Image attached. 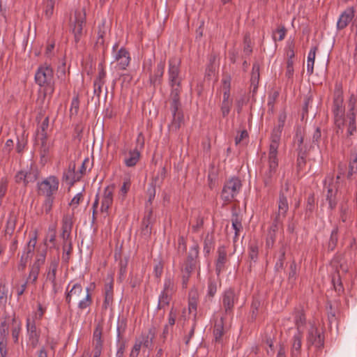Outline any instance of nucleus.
<instances>
[{
    "instance_id": "f257e3e1",
    "label": "nucleus",
    "mask_w": 357,
    "mask_h": 357,
    "mask_svg": "<svg viewBox=\"0 0 357 357\" xmlns=\"http://www.w3.org/2000/svg\"><path fill=\"white\" fill-rule=\"evenodd\" d=\"M180 65L181 60L177 57L172 58L169 61V82L172 88L170 94L172 99L170 110L173 118L169 128L170 130L174 132H176L180 128L183 121V116L180 110L181 102L179 100L181 91Z\"/></svg>"
},
{
    "instance_id": "f03ea898",
    "label": "nucleus",
    "mask_w": 357,
    "mask_h": 357,
    "mask_svg": "<svg viewBox=\"0 0 357 357\" xmlns=\"http://www.w3.org/2000/svg\"><path fill=\"white\" fill-rule=\"evenodd\" d=\"M279 146L269 144L267 157L261 160L260 173L263 177L265 185H269L274 178L278 167V149Z\"/></svg>"
},
{
    "instance_id": "7ed1b4c3",
    "label": "nucleus",
    "mask_w": 357,
    "mask_h": 357,
    "mask_svg": "<svg viewBox=\"0 0 357 357\" xmlns=\"http://www.w3.org/2000/svg\"><path fill=\"white\" fill-rule=\"evenodd\" d=\"M35 80L40 87H43L44 95L51 96L54 91V71L47 64L40 66L35 74Z\"/></svg>"
},
{
    "instance_id": "20e7f679",
    "label": "nucleus",
    "mask_w": 357,
    "mask_h": 357,
    "mask_svg": "<svg viewBox=\"0 0 357 357\" xmlns=\"http://www.w3.org/2000/svg\"><path fill=\"white\" fill-rule=\"evenodd\" d=\"M241 187V181L238 177H231L225 183L222 187L221 199L227 203L232 202L240 192Z\"/></svg>"
},
{
    "instance_id": "39448f33",
    "label": "nucleus",
    "mask_w": 357,
    "mask_h": 357,
    "mask_svg": "<svg viewBox=\"0 0 357 357\" xmlns=\"http://www.w3.org/2000/svg\"><path fill=\"white\" fill-rule=\"evenodd\" d=\"M231 80L229 76H227L222 79L221 88L223 91V97L220 109L223 117H226L229 114L233 103L230 97Z\"/></svg>"
},
{
    "instance_id": "423d86ee",
    "label": "nucleus",
    "mask_w": 357,
    "mask_h": 357,
    "mask_svg": "<svg viewBox=\"0 0 357 357\" xmlns=\"http://www.w3.org/2000/svg\"><path fill=\"white\" fill-rule=\"evenodd\" d=\"M59 180L54 176H50L38 183V189L46 197H52L59 188Z\"/></svg>"
},
{
    "instance_id": "0eeeda50",
    "label": "nucleus",
    "mask_w": 357,
    "mask_h": 357,
    "mask_svg": "<svg viewBox=\"0 0 357 357\" xmlns=\"http://www.w3.org/2000/svg\"><path fill=\"white\" fill-rule=\"evenodd\" d=\"M287 119L285 112H281L278 116V124L273 128L269 144L279 146L282 132Z\"/></svg>"
},
{
    "instance_id": "6e6552de",
    "label": "nucleus",
    "mask_w": 357,
    "mask_h": 357,
    "mask_svg": "<svg viewBox=\"0 0 357 357\" xmlns=\"http://www.w3.org/2000/svg\"><path fill=\"white\" fill-rule=\"evenodd\" d=\"M123 162L127 167H135L140 158V152L137 149H123L122 151Z\"/></svg>"
},
{
    "instance_id": "1a4fd4ad",
    "label": "nucleus",
    "mask_w": 357,
    "mask_h": 357,
    "mask_svg": "<svg viewBox=\"0 0 357 357\" xmlns=\"http://www.w3.org/2000/svg\"><path fill=\"white\" fill-rule=\"evenodd\" d=\"M17 183H23L24 185L33 183L37 179V172L31 169H22L15 175Z\"/></svg>"
},
{
    "instance_id": "9d476101",
    "label": "nucleus",
    "mask_w": 357,
    "mask_h": 357,
    "mask_svg": "<svg viewBox=\"0 0 357 357\" xmlns=\"http://www.w3.org/2000/svg\"><path fill=\"white\" fill-rule=\"evenodd\" d=\"M114 59V61L116 63V67L119 70H125L128 66L130 61V54L124 47L119 49L115 54Z\"/></svg>"
},
{
    "instance_id": "9b49d317",
    "label": "nucleus",
    "mask_w": 357,
    "mask_h": 357,
    "mask_svg": "<svg viewBox=\"0 0 357 357\" xmlns=\"http://www.w3.org/2000/svg\"><path fill=\"white\" fill-rule=\"evenodd\" d=\"M75 13V21L73 27V33H74L75 40L78 43L80 40V36L82 33L83 24L85 21V16L82 10H79Z\"/></svg>"
},
{
    "instance_id": "f8f14e48",
    "label": "nucleus",
    "mask_w": 357,
    "mask_h": 357,
    "mask_svg": "<svg viewBox=\"0 0 357 357\" xmlns=\"http://www.w3.org/2000/svg\"><path fill=\"white\" fill-rule=\"evenodd\" d=\"M236 301L237 296L234 290L229 289L224 291L222 296V302L226 313L231 312Z\"/></svg>"
},
{
    "instance_id": "ddd939ff",
    "label": "nucleus",
    "mask_w": 357,
    "mask_h": 357,
    "mask_svg": "<svg viewBox=\"0 0 357 357\" xmlns=\"http://www.w3.org/2000/svg\"><path fill=\"white\" fill-rule=\"evenodd\" d=\"M307 344L313 345L317 348L321 347L324 344V338L317 328L312 325L308 331L307 337Z\"/></svg>"
},
{
    "instance_id": "4468645a",
    "label": "nucleus",
    "mask_w": 357,
    "mask_h": 357,
    "mask_svg": "<svg viewBox=\"0 0 357 357\" xmlns=\"http://www.w3.org/2000/svg\"><path fill=\"white\" fill-rule=\"evenodd\" d=\"M26 328L29 341L33 347H36L38 343L39 335L36 331L35 321L28 317L26 319Z\"/></svg>"
},
{
    "instance_id": "2eb2a0df",
    "label": "nucleus",
    "mask_w": 357,
    "mask_h": 357,
    "mask_svg": "<svg viewBox=\"0 0 357 357\" xmlns=\"http://www.w3.org/2000/svg\"><path fill=\"white\" fill-rule=\"evenodd\" d=\"M355 10L354 7H349L340 15L336 26L338 29H344L354 17Z\"/></svg>"
},
{
    "instance_id": "dca6fc26",
    "label": "nucleus",
    "mask_w": 357,
    "mask_h": 357,
    "mask_svg": "<svg viewBox=\"0 0 357 357\" xmlns=\"http://www.w3.org/2000/svg\"><path fill=\"white\" fill-rule=\"evenodd\" d=\"M227 261V251L225 245H220L218 248V259L215 264V270L218 274H219Z\"/></svg>"
},
{
    "instance_id": "f3484780",
    "label": "nucleus",
    "mask_w": 357,
    "mask_h": 357,
    "mask_svg": "<svg viewBox=\"0 0 357 357\" xmlns=\"http://www.w3.org/2000/svg\"><path fill=\"white\" fill-rule=\"evenodd\" d=\"M113 202V193L109 187H107L103 192L101 201L100 210L102 212H107Z\"/></svg>"
},
{
    "instance_id": "a211bd4d",
    "label": "nucleus",
    "mask_w": 357,
    "mask_h": 357,
    "mask_svg": "<svg viewBox=\"0 0 357 357\" xmlns=\"http://www.w3.org/2000/svg\"><path fill=\"white\" fill-rule=\"evenodd\" d=\"M333 178L327 176L324 181V188L327 190L326 199L328 201L329 206L333 208V190H334Z\"/></svg>"
},
{
    "instance_id": "6ab92c4d",
    "label": "nucleus",
    "mask_w": 357,
    "mask_h": 357,
    "mask_svg": "<svg viewBox=\"0 0 357 357\" xmlns=\"http://www.w3.org/2000/svg\"><path fill=\"white\" fill-rule=\"evenodd\" d=\"M303 331H296L293 337L291 344V356L297 357L301 351Z\"/></svg>"
},
{
    "instance_id": "aec40b11",
    "label": "nucleus",
    "mask_w": 357,
    "mask_h": 357,
    "mask_svg": "<svg viewBox=\"0 0 357 357\" xmlns=\"http://www.w3.org/2000/svg\"><path fill=\"white\" fill-rule=\"evenodd\" d=\"M154 334L151 333V331L148 334H142L140 337L136 339L135 342L137 344L142 347L151 349L153 344V340Z\"/></svg>"
},
{
    "instance_id": "412c9836",
    "label": "nucleus",
    "mask_w": 357,
    "mask_h": 357,
    "mask_svg": "<svg viewBox=\"0 0 357 357\" xmlns=\"http://www.w3.org/2000/svg\"><path fill=\"white\" fill-rule=\"evenodd\" d=\"M37 243V235L36 233H34L32 236L30 238L28 241L26 245L24 248V251L22 254L25 255V257L29 259L32 257L35 247Z\"/></svg>"
},
{
    "instance_id": "4be33fe9",
    "label": "nucleus",
    "mask_w": 357,
    "mask_h": 357,
    "mask_svg": "<svg viewBox=\"0 0 357 357\" xmlns=\"http://www.w3.org/2000/svg\"><path fill=\"white\" fill-rule=\"evenodd\" d=\"M349 112L347 114V118L349 119V126L347 128V135H351L354 132L356 131V115L354 112V104L350 103Z\"/></svg>"
},
{
    "instance_id": "5701e85b",
    "label": "nucleus",
    "mask_w": 357,
    "mask_h": 357,
    "mask_svg": "<svg viewBox=\"0 0 357 357\" xmlns=\"http://www.w3.org/2000/svg\"><path fill=\"white\" fill-rule=\"evenodd\" d=\"M82 292V287L79 283H75L71 289L67 292L66 301L70 305L73 298H78Z\"/></svg>"
},
{
    "instance_id": "b1692460",
    "label": "nucleus",
    "mask_w": 357,
    "mask_h": 357,
    "mask_svg": "<svg viewBox=\"0 0 357 357\" xmlns=\"http://www.w3.org/2000/svg\"><path fill=\"white\" fill-rule=\"evenodd\" d=\"M288 208L289 206L287 197L284 196L283 193H281L279 197L278 212L276 217L279 218H280L281 217H284Z\"/></svg>"
},
{
    "instance_id": "393cba45",
    "label": "nucleus",
    "mask_w": 357,
    "mask_h": 357,
    "mask_svg": "<svg viewBox=\"0 0 357 357\" xmlns=\"http://www.w3.org/2000/svg\"><path fill=\"white\" fill-rule=\"evenodd\" d=\"M259 79V65L257 63L253 64L250 82L251 86L253 87V91H255L258 87V83Z\"/></svg>"
},
{
    "instance_id": "a878e982",
    "label": "nucleus",
    "mask_w": 357,
    "mask_h": 357,
    "mask_svg": "<svg viewBox=\"0 0 357 357\" xmlns=\"http://www.w3.org/2000/svg\"><path fill=\"white\" fill-rule=\"evenodd\" d=\"M44 135L45 134L42 135V137H37L38 142H40L41 144V146H40L41 157H45L48 154L50 147L52 146L51 142L47 140V137H45Z\"/></svg>"
},
{
    "instance_id": "bb28decb",
    "label": "nucleus",
    "mask_w": 357,
    "mask_h": 357,
    "mask_svg": "<svg viewBox=\"0 0 357 357\" xmlns=\"http://www.w3.org/2000/svg\"><path fill=\"white\" fill-rule=\"evenodd\" d=\"M113 300L112 286L111 284H106L105 286V300L102 307L107 309L109 307Z\"/></svg>"
},
{
    "instance_id": "cd10ccee",
    "label": "nucleus",
    "mask_w": 357,
    "mask_h": 357,
    "mask_svg": "<svg viewBox=\"0 0 357 357\" xmlns=\"http://www.w3.org/2000/svg\"><path fill=\"white\" fill-rule=\"evenodd\" d=\"M316 51L317 47H313L310 49V52H308L307 59V73L310 75L313 73Z\"/></svg>"
},
{
    "instance_id": "c85d7f7f",
    "label": "nucleus",
    "mask_w": 357,
    "mask_h": 357,
    "mask_svg": "<svg viewBox=\"0 0 357 357\" xmlns=\"http://www.w3.org/2000/svg\"><path fill=\"white\" fill-rule=\"evenodd\" d=\"M54 0H44L43 3V13L47 18H50L54 12Z\"/></svg>"
},
{
    "instance_id": "c756f323",
    "label": "nucleus",
    "mask_w": 357,
    "mask_h": 357,
    "mask_svg": "<svg viewBox=\"0 0 357 357\" xmlns=\"http://www.w3.org/2000/svg\"><path fill=\"white\" fill-rule=\"evenodd\" d=\"M58 267V261H52L50 265L49 271L47 274V280L51 283L56 281V273Z\"/></svg>"
},
{
    "instance_id": "7c9ffc66",
    "label": "nucleus",
    "mask_w": 357,
    "mask_h": 357,
    "mask_svg": "<svg viewBox=\"0 0 357 357\" xmlns=\"http://www.w3.org/2000/svg\"><path fill=\"white\" fill-rule=\"evenodd\" d=\"M13 328H12V337L15 342H17L19 335L21 331V322L13 317L12 319Z\"/></svg>"
},
{
    "instance_id": "2f4dec72",
    "label": "nucleus",
    "mask_w": 357,
    "mask_h": 357,
    "mask_svg": "<svg viewBox=\"0 0 357 357\" xmlns=\"http://www.w3.org/2000/svg\"><path fill=\"white\" fill-rule=\"evenodd\" d=\"M357 172V153L354 152L350 154L349 164V172L347 176L349 178L354 173Z\"/></svg>"
},
{
    "instance_id": "473e14b6",
    "label": "nucleus",
    "mask_w": 357,
    "mask_h": 357,
    "mask_svg": "<svg viewBox=\"0 0 357 357\" xmlns=\"http://www.w3.org/2000/svg\"><path fill=\"white\" fill-rule=\"evenodd\" d=\"M172 294L162 291L158 298V308H162L168 305L170 302Z\"/></svg>"
},
{
    "instance_id": "72a5a7b5",
    "label": "nucleus",
    "mask_w": 357,
    "mask_h": 357,
    "mask_svg": "<svg viewBox=\"0 0 357 357\" xmlns=\"http://www.w3.org/2000/svg\"><path fill=\"white\" fill-rule=\"evenodd\" d=\"M249 256L251 260L256 261L258 258L259 245L257 242L253 241L250 243L248 247Z\"/></svg>"
},
{
    "instance_id": "f704fd0d",
    "label": "nucleus",
    "mask_w": 357,
    "mask_h": 357,
    "mask_svg": "<svg viewBox=\"0 0 357 357\" xmlns=\"http://www.w3.org/2000/svg\"><path fill=\"white\" fill-rule=\"evenodd\" d=\"M175 290L174 280L170 277H166L164 281L163 290L162 291L173 294Z\"/></svg>"
},
{
    "instance_id": "c9c22d12",
    "label": "nucleus",
    "mask_w": 357,
    "mask_h": 357,
    "mask_svg": "<svg viewBox=\"0 0 357 357\" xmlns=\"http://www.w3.org/2000/svg\"><path fill=\"white\" fill-rule=\"evenodd\" d=\"M213 335L216 342H220L223 335V322L221 319L215 324Z\"/></svg>"
},
{
    "instance_id": "e433bc0d",
    "label": "nucleus",
    "mask_w": 357,
    "mask_h": 357,
    "mask_svg": "<svg viewBox=\"0 0 357 357\" xmlns=\"http://www.w3.org/2000/svg\"><path fill=\"white\" fill-rule=\"evenodd\" d=\"M72 228V221L70 218L66 216L63 219L62 230L66 233V238H68L70 235Z\"/></svg>"
},
{
    "instance_id": "4c0bfd02",
    "label": "nucleus",
    "mask_w": 357,
    "mask_h": 357,
    "mask_svg": "<svg viewBox=\"0 0 357 357\" xmlns=\"http://www.w3.org/2000/svg\"><path fill=\"white\" fill-rule=\"evenodd\" d=\"M86 294L82 300L78 303V307L81 310L85 309L89 307L91 303V298L89 294V289H86Z\"/></svg>"
},
{
    "instance_id": "58836bf2",
    "label": "nucleus",
    "mask_w": 357,
    "mask_h": 357,
    "mask_svg": "<svg viewBox=\"0 0 357 357\" xmlns=\"http://www.w3.org/2000/svg\"><path fill=\"white\" fill-rule=\"evenodd\" d=\"M40 268L38 266L32 265L31 267V270L29 272V277L27 278V282H31L32 283H35L37 280L38 273L40 271Z\"/></svg>"
},
{
    "instance_id": "ea45409f",
    "label": "nucleus",
    "mask_w": 357,
    "mask_h": 357,
    "mask_svg": "<svg viewBox=\"0 0 357 357\" xmlns=\"http://www.w3.org/2000/svg\"><path fill=\"white\" fill-rule=\"evenodd\" d=\"M49 127V119L46 117L42 122L40 127L37 132V137H42V135L45 134V137H47V130Z\"/></svg>"
},
{
    "instance_id": "a19ab883",
    "label": "nucleus",
    "mask_w": 357,
    "mask_h": 357,
    "mask_svg": "<svg viewBox=\"0 0 357 357\" xmlns=\"http://www.w3.org/2000/svg\"><path fill=\"white\" fill-rule=\"evenodd\" d=\"M305 321V318L301 312H298L295 316V324L297 326L296 331H303L301 329L302 326Z\"/></svg>"
},
{
    "instance_id": "79ce46f5",
    "label": "nucleus",
    "mask_w": 357,
    "mask_h": 357,
    "mask_svg": "<svg viewBox=\"0 0 357 357\" xmlns=\"http://www.w3.org/2000/svg\"><path fill=\"white\" fill-rule=\"evenodd\" d=\"M199 249L197 245L192 246L189 250L188 260L190 263L195 264V259L198 257Z\"/></svg>"
},
{
    "instance_id": "37998d69",
    "label": "nucleus",
    "mask_w": 357,
    "mask_h": 357,
    "mask_svg": "<svg viewBox=\"0 0 357 357\" xmlns=\"http://www.w3.org/2000/svg\"><path fill=\"white\" fill-rule=\"evenodd\" d=\"M326 310L328 313V321L331 325L335 321V311L333 309V303L331 301H329L326 305Z\"/></svg>"
},
{
    "instance_id": "c03bdc74",
    "label": "nucleus",
    "mask_w": 357,
    "mask_h": 357,
    "mask_svg": "<svg viewBox=\"0 0 357 357\" xmlns=\"http://www.w3.org/2000/svg\"><path fill=\"white\" fill-rule=\"evenodd\" d=\"M217 291V284L213 280H209L208 283L207 295L213 297Z\"/></svg>"
},
{
    "instance_id": "a18cd8bd",
    "label": "nucleus",
    "mask_w": 357,
    "mask_h": 357,
    "mask_svg": "<svg viewBox=\"0 0 357 357\" xmlns=\"http://www.w3.org/2000/svg\"><path fill=\"white\" fill-rule=\"evenodd\" d=\"M79 109V100L77 97H74L71 102L70 112L72 115H76Z\"/></svg>"
},
{
    "instance_id": "49530a36",
    "label": "nucleus",
    "mask_w": 357,
    "mask_h": 357,
    "mask_svg": "<svg viewBox=\"0 0 357 357\" xmlns=\"http://www.w3.org/2000/svg\"><path fill=\"white\" fill-rule=\"evenodd\" d=\"M232 227L235 231L234 238H236L238 236V233L242 228L241 222L238 221L237 217L232 219Z\"/></svg>"
},
{
    "instance_id": "de8ad7c7",
    "label": "nucleus",
    "mask_w": 357,
    "mask_h": 357,
    "mask_svg": "<svg viewBox=\"0 0 357 357\" xmlns=\"http://www.w3.org/2000/svg\"><path fill=\"white\" fill-rule=\"evenodd\" d=\"M54 199L52 197H47V199L43 204V209L45 211L46 213H49L52 207Z\"/></svg>"
},
{
    "instance_id": "09e8293b",
    "label": "nucleus",
    "mask_w": 357,
    "mask_h": 357,
    "mask_svg": "<svg viewBox=\"0 0 357 357\" xmlns=\"http://www.w3.org/2000/svg\"><path fill=\"white\" fill-rule=\"evenodd\" d=\"M321 133L319 128H315L314 132L312 136V142L314 144H318L319 140L321 139Z\"/></svg>"
},
{
    "instance_id": "8fccbe9b",
    "label": "nucleus",
    "mask_w": 357,
    "mask_h": 357,
    "mask_svg": "<svg viewBox=\"0 0 357 357\" xmlns=\"http://www.w3.org/2000/svg\"><path fill=\"white\" fill-rule=\"evenodd\" d=\"M45 261V252H42L40 255L37 256L35 262L33 264V266H40L44 264Z\"/></svg>"
},
{
    "instance_id": "3c124183",
    "label": "nucleus",
    "mask_w": 357,
    "mask_h": 357,
    "mask_svg": "<svg viewBox=\"0 0 357 357\" xmlns=\"http://www.w3.org/2000/svg\"><path fill=\"white\" fill-rule=\"evenodd\" d=\"M1 338L6 340V336L8 334V325L6 321H3L1 324Z\"/></svg>"
},
{
    "instance_id": "603ef678",
    "label": "nucleus",
    "mask_w": 357,
    "mask_h": 357,
    "mask_svg": "<svg viewBox=\"0 0 357 357\" xmlns=\"http://www.w3.org/2000/svg\"><path fill=\"white\" fill-rule=\"evenodd\" d=\"M140 349H141V347H139V344H137L136 342H135V344H134L132 349L130 351L129 357H137L139 356Z\"/></svg>"
},
{
    "instance_id": "864d4df0",
    "label": "nucleus",
    "mask_w": 357,
    "mask_h": 357,
    "mask_svg": "<svg viewBox=\"0 0 357 357\" xmlns=\"http://www.w3.org/2000/svg\"><path fill=\"white\" fill-rule=\"evenodd\" d=\"M81 199H82V193L79 192L76 195L74 196V197L72 199L70 204L73 207L75 208L79 205Z\"/></svg>"
},
{
    "instance_id": "5fc2aeb1",
    "label": "nucleus",
    "mask_w": 357,
    "mask_h": 357,
    "mask_svg": "<svg viewBox=\"0 0 357 357\" xmlns=\"http://www.w3.org/2000/svg\"><path fill=\"white\" fill-rule=\"evenodd\" d=\"M7 190V184L6 181H2L0 183V206L1 205V199L6 194Z\"/></svg>"
},
{
    "instance_id": "6e6d98bb",
    "label": "nucleus",
    "mask_w": 357,
    "mask_h": 357,
    "mask_svg": "<svg viewBox=\"0 0 357 357\" xmlns=\"http://www.w3.org/2000/svg\"><path fill=\"white\" fill-rule=\"evenodd\" d=\"M275 241V236L272 234L271 231H268V236L266 238V245L268 248H271L273 245Z\"/></svg>"
},
{
    "instance_id": "4d7b16f0",
    "label": "nucleus",
    "mask_w": 357,
    "mask_h": 357,
    "mask_svg": "<svg viewBox=\"0 0 357 357\" xmlns=\"http://www.w3.org/2000/svg\"><path fill=\"white\" fill-rule=\"evenodd\" d=\"M163 266L160 263L157 264L154 266L153 273L156 278H160L162 275Z\"/></svg>"
},
{
    "instance_id": "13d9d810",
    "label": "nucleus",
    "mask_w": 357,
    "mask_h": 357,
    "mask_svg": "<svg viewBox=\"0 0 357 357\" xmlns=\"http://www.w3.org/2000/svg\"><path fill=\"white\" fill-rule=\"evenodd\" d=\"M28 259H29L25 257V255L24 254L22 255L21 259H20V264L18 265L19 271H23L24 269V268L26 267V265Z\"/></svg>"
},
{
    "instance_id": "bf43d9fd",
    "label": "nucleus",
    "mask_w": 357,
    "mask_h": 357,
    "mask_svg": "<svg viewBox=\"0 0 357 357\" xmlns=\"http://www.w3.org/2000/svg\"><path fill=\"white\" fill-rule=\"evenodd\" d=\"M280 220V218L276 217L275 220H274V222L273 223V225L271 226L268 231H271V233L272 234H273V236H275V232L278 229V223Z\"/></svg>"
},
{
    "instance_id": "052dcab7",
    "label": "nucleus",
    "mask_w": 357,
    "mask_h": 357,
    "mask_svg": "<svg viewBox=\"0 0 357 357\" xmlns=\"http://www.w3.org/2000/svg\"><path fill=\"white\" fill-rule=\"evenodd\" d=\"M176 317V312L173 310H172L169 312V319H168V324L169 326H173L175 324Z\"/></svg>"
},
{
    "instance_id": "680f3d73",
    "label": "nucleus",
    "mask_w": 357,
    "mask_h": 357,
    "mask_svg": "<svg viewBox=\"0 0 357 357\" xmlns=\"http://www.w3.org/2000/svg\"><path fill=\"white\" fill-rule=\"evenodd\" d=\"M130 187V181L129 180H126L124 181L123 184L122 185L120 192L121 194L124 196L128 191Z\"/></svg>"
},
{
    "instance_id": "e2e57ef3",
    "label": "nucleus",
    "mask_w": 357,
    "mask_h": 357,
    "mask_svg": "<svg viewBox=\"0 0 357 357\" xmlns=\"http://www.w3.org/2000/svg\"><path fill=\"white\" fill-rule=\"evenodd\" d=\"M243 52L246 55H249L252 52V47L250 45V41L248 40L247 38L245 40V46L243 49Z\"/></svg>"
},
{
    "instance_id": "0e129e2a",
    "label": "nucleus",
    "mask_w": 357,
    "mask_h": 357,
    "mask_svg": "<svg viewBox=\"0 0 357 357\" xmlns=\"http://www.w3.org/2000/svg\"><path fill=\"white\" fill-rule=\"evenodd\" d=\"M105 33V30H102L100 26H99L98 36L97 40V44L102 45L104 43L103 37Z\"/></svg>"
},
{
    "instance_id": "69168bd1",
    "label": "nucleus",
    "mask_w": 357,
    "mask_h": 357,
    "mask_svg": "<svg viewBox=\"0 0 357 357\" xmlns=\"http://www.w3.org/2000/svg\"><path fill=\"white\" fill-rule=\"evenodd\" d=\"M248 136L246 130L241 131V134L237 136L235 139V142L236 144L240 143L243 139L246 138Z\"/></svg>"
},
{
    "instance_id": "338daca9",
    "label": "nucleus",
    "mask_w": 357,
    "mask_h": 357,
    "mask_svg": "<svg viewBox=\"0 0 357 357\" xmlns=\"http://www.w3.org/2000/svg\"><path fill=\"white\" fill-rule=\"evenodd\" d=\"M101 349H102L101 344L97 343L95 347V349H94L93 357H100V354H101Z\"/></svg>"
},
{
    "instance_id": "774afa93",
    "label": "nucleus",
    "mask_w": 357,
    "mask_h": 357,
    "mask_svg": "<svg viewBox=\"0 0 357 357\" xmlns=\"http://www.w3.org/2000/svg\"><path fill=\"white\" fill-rule=\"evenodd\" d=\"M296 275V266L295 263H292L290 266L289 278H295Z\"/></svg>"
}]
</instances>
